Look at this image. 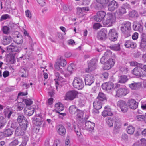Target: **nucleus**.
<instances>
[{
    "instance_id": "56",
    "label": "nucleus",
    "mask_w": 146,
    "mask_h": 146,
    "mask_svg": "<svg viewBox=\"0 0 146 146\" xmlns=\"http://www.w3.org/2000/svg\"><path fill=\"white\" fill-rule=\"evenodd\" d=\"M111 54V52L110 50H108L104 53V56L106 58L108 57H110Z\"/></svg>"
},
{
    "instance_id": "16",
    "label": "nucleus",
    "mask_w": 146,
    "mask_h": 146,
    "mask_svg": "<svg viewBox=\"0 0 146 146\" xmlns=\"http://www.w3.org/2000/svg\"><path fill=\"white\" fill-rule=\"evenodd\" d=\"M96 61L95 59H92L88 64V70L89 72L94 70L96 68Z\"/></svg>"
},
{
    "instance_id": "19",
    "label": "nucleus",
    "mask_w": 146,
    "mask_h": 146,
    "mask_svg": "<svg viewBox=\"0 0 146 146\" xmlns=\"http://www.w3.org/2000/svg\"><path fill=\"white\" fill-rule=\"evenodd\" d=\"M85 84L86 85H90L94 81L93 77L92 76L87 75L85 79Z\"/></svg>"
},
{
    "instance_id": "28",
    "label": "nucleus",
    "mask_w": 146,
    "mask_h": 146,
    "mask_svg": "<svg viewBox=\"0 0 146 146\" xmlns=\"http://www.w3.org/2000/svg\"><path fill=\"white\" fill-rule=\"evenodd\" d=\"M114 120V129L115 130H118L121 127V124L120 122V119L117 117H115Z\"/></svg>"
},
{
    "instance_id": "30",
    "label": "nucleus",
    "mask_w": 146,
    "mask_h": 146,
    "mask_svg": "<svg viewBox=\"0 0 146 146\" xmlns=\"http://www.w3.org/2000/svg\"><path fill=\"white\" fill-rule=\"evenodd\" d=\"M14 41L17 44H21L23 42V39L22 36L20 35H19L15 37L13 39Z\"/></svg>"
},
{
    "instance_id": "27",
    "label": "nucleus",
    "mask_w": 146,
    "mask_h": 146,
    "mask_svg": "<svg viewBox=\"0 0 146 146\" xmlns=\"http://www.w3.org/2000/svg\"><path fill=\"white\" fill-rule=\"evenodd\" d=\"M96 100L100 101L101 102L107 101V98L105 95L104 93L101 92L99 93Z\"/></svg>"
},
{
    "instance_id": "26",
    "label": "nucleus",
    "mask_w": 146,
    "mask_h": 146,
    "mask_svg": "<svg viewBox=\"0 0 146 146\" xmlns=\"http://www.w3.org/2000/svg\"><path fill=\"white\" fill-rule=\"evenodd\" d=\"M125 46L127 48L130 47L131 48H135L136 46L135 44L132 42L131 40H129L126 41L124 44Z\"/></svg>"
},
{
    "instance_id": "32",
    "label": "nucleus",
    "mask_w": 146,
    "mask_h": 146,
    "mask_svg": "<svg viewBox=\"0 0 146 146\" xmlns=\"http://www.w3.org/2000/svg\"><path fill=\"white\" fill-rule=\"evenodd\" d=\"M33 123L37 126H40L43 122L42 119L39 118H34L33 120Z\"/></svg>"
},
{
    "instance_id": "29",
    "label": "nucleus",
    "mask_w": 146,
    "mask_h": 146,
    "mask_svg": "<svg viewBox=\"0 0 146 146\" xmlns=\"http://www.w3.org/2000/svg\"><path fill=\"white\" fill-rule=\"evenodd\" d=\"M25 131L21 127L18 126L15 130V135L17 136H22L25 133Z\"/></svg>"
},
{
    "instance_id": "48",
    "label": "nucleus",
    "mask_w": 146,
    "mask_h": 146,
    "mask_svg": "<svg viewBox=\"0 0 146 146\" xmlns=\"http://www.w3.org/2000/svg\"><path fill=\"white\" fill-rule=\"evenodd\" d=\"M23 101L27 106H30L33 103V101L31 99H25L23 100Z\"/></svg>"
},
{
    "instance_id": "39",
    "label": "nucleus",
    "mask_w": 146,
    "mask_h": 146,
    "mask_svg": "<svg viewBox=\"0 0 146 146\" xmlns=\"http://www.w3.org/2000/svg\"><path fill=\"white\" fill-rule=\"evenodd\" d=\"M25 120H26V119H25V117L23 115L21 114H18L17 121L19 123L24 122Z\"/></svg>"
},
{
    "instance_id": "31",
    "label": "nucleus",
    "mask_w": 146,
    "mask_h": 146,
    "mask_svg": "<svg viewBox=\"0 0 146 146\" xmlns=\"http://www.w3.org/2000/svg\"><path fill=\"white\" fill-rule=\"evenodd\" d=\"M24 111L26 115L29 116L32 115L34 113V110L32 108L29 109L26 107L24 109Z\"/></svg>"
},
{
    "instance_id": "25",
    "label": "nucleus",
    "mask_w": 146,
    "mask_h": 146,
    "mask_svg": "<svg viewBox=\"0 0 146 146\" xmlns=\"http://www.w3.org/2000/svg\"><path fill=\"white\" fill-rule=\"evenodd\" d=\"M93 105L94 109L100 110L102 107V103L101 101L96 99V100L94 102Z\"/></svg>"
},
{
    "instance_id": "38",
    "label": "nucleus",
    "mask_w": 146,
    "mask_h": 146,
    "mask_svg": "<svg viewBox=\"0 0 146 146\" xmlns=\"http://www.w3.org/2000/svg\"><path fill=\"white\" fill-rule=\"evenodd\" d=\"M136 118L138 121H145L146 118V113L144 115H138L136 116Z\"/></svg>"
},
{
    "instance_id": "2",
    "label": "nucleus",
    "mask_w": 146,
    "mask_h": 146,
    "mask_svg": "<svg viewBox=\"0 0 146 146\" xmlns=\"http://www.w3.org/2000/svg\"><path fill=\"white\" fill-rule=\"evenodd\" d=\"M78 92L73 90L68 91L65 94L64 99L66 100L72 101L78 97Z\"/></svg>"
},
{
    "instance_id": "37",
    "label": "nucleus",
    "mask_w": 146,
    "mask_h": 146,
    "mask_svg": "<svg viewBox=\"0 0 146 146\" xmlns=\"http://www.w3.org/2000/svg\"><path fill=\"white\" fill-rule=\"evenodd\" d=\"M128 80L127 77L125 75L119 76L118 82L120 83H125Z\"/></svg>"
},
{
    "instance_id": "61",
    "label": "nucleus",
    "mask_w": 146,
    "mask_h": 146,
    "mask_svg": "<svg viewBox=\"0 0 146 146\" xmlns=\"http://www.w3.org/2000/svg\"><path fill=\"white\" fill-rule=\"evenodd\" d=\"M74 131L76 133L77 135H80V130L78 127H74Z\"/></svg>"
},
{
    "instance_id": "35",
    "label": "nucleus",
    "mask_w": 146,
    "mask_h": 146,
    "mask_svg": "<svg viewBox=\"0 0 146 146\" xmlns=\"http://www.w3.org/2000/svg\"><path fill=\"white\" fill-rule=\"evenodd\" d=\"M141 84L139 83H133L129 84V86L130 88L134 90L137 89L141 87Z\"/></svg>"
},
{
    "instance_id": "10",
    "label": "nucleus",
    "mask_w": 146,
    "mask_h": 146,
    "mask_svg": "<svg viewBox=\"0 0 146 146\" xmlns=\"http://www.w3.org/2000/svg\"><path fill=\"white\" fill-rule=\"evenodd\" d=\"M106 12L104 11H100L97 12L96 15L93 17V19L97 21H101L106 16Z\"/></svg>"
},
{
    "instance_id": "43",
    "label": "nucleus",
    "mask_w": 146,
    "mask_h": 146,
    "mask_svg": "<svg viewBox=\"0 0 146 146\" xmlns=\"http://www.w3.org/2000/svg\"><path fill=\"white\" fill-rule=\"evenodd\" d=\"M58 62L60 65L62 66H65L67 64L66 60L61 56L60 57L59 60H58Z\"/></svg>"
},
{
    "instance_id": "4",
    "label": "nucleus",
    "mask_w": 146,
    "mask_h": 146,
    "mask_svg": "<svg viewBox=\"0 0 146 146\" xmlns=\"http://www.w3.org/2000/svg\"><path fill=\"white\" fill-rule=\"evenodd\" d=\"M143 64L140 63L139 64V66L135 68L132 71V73L136 76L143 77L146 76L145 73L142 71V66Z\"/></svg>"
},
{
    "instance_id": "7",
    "label": "nucleus",
    "mask_w": 146,
    "mask_h": 146,
    "mask_svg": "<svg viewBox=\"0 0 146 146\" xmlns=\"http://www.w3.org/2000/svg\"><path fill=\"white\" fill-rule=\"evenodd\" d=\"M117 106L119 107L121 111L123 113L127 112L128 110V106L126 102L122 100H120L117 103Z\"/></svg>"
},
{
    "instance_id": "34",
    "label": "nucleus",
    "mask_w": 146,
    "mask_h": 146,
    "mask_svg": "<svg viewBox=\"0 0 146 146\" xmlns=\"http://www.w3.org/2000/svg\"><path fill=\"white\" fill-rule=\"evenodd\" d=\"M55 107L56 109V112H59V111H61L64 110V106L61 103H57L55 104Z\"/></svg>"
},
{
    "instance_id": "55",
    "label": "nucleus",
    "mask_w": 146,
    "mask_h": 146,
    "mask_svg": "<svg viewBox=\"0 0 146 146\" xmlns=\"http://www.w3.org/2000/svg\"><path fill=\"white\" fill-rule=\"evenodd\" d=\"M18 143L19 142L18 140L17 139H15L9 144V145L10 146H15L17 145Z\"/></svg>"
},
{
    "instance_id": "3",
    "label": "nucleus",
    "mask_w": 146,
    "mask_h": 146,
    "mask_svg": "<svg viewBox=\"0 0 146 146\" xmlns=\"http://www.w3.org/2000/svg\"><path fill=\"white\" fill-rule=\"evenodd\" d=\"M73 85L74 88L79 90L83 88L84 86V82L82 79L78 77L75 78L73 82Z\"/></svg>"
},
{
    "instance_id": "24",
    "label": "nucleus",
    "mask_w": 146,
    "mask_h": 146,
    "mask_svg": "<svg viewBox=\"0 0 146 146\" xmlns=\"http://www.w3.org/2000/svg\"><path fill=\"white\" fill-rule=\"evenodd\" d=\"M76 119L77 121H79L80 123H82L83 121V111L78 110L76 113Z\"/></svg>"
},
{
    "instance_id": "21",
    "label": "nucleus",
    "mask_w": 146,
    "mask_h": 146,
    "mask_svg": "<svg viewBox=\"0 0 146 146\" xmlns=\"http://www.w3.org/2000/svg\"><path fill=\"white\" fill-rule=\"evenodd\" d=\"M140 47L144 48L146 47V34L142 33L141 34V39L140 43Z\"/></svg>"
},
{
    "instance_id": "63",
    "label": "nucleus",
    "mask_w": 146,
    "mask_h": 146,
    "mask_svg": "<svg viewBox=\"0 0 146 146\" xmlns=\"http://www.w3.org/2000/svg\"><path fill=\"white\" fill-rule=\"evenodd\" d=\"M60 65L58 61L56 62L54 65L55 68L57 70H58L60 68Z\"/></svg>"
},
{
    "instance_id": "64",
    "label": "nucleus",
    "mask_w": 146,
    "mask_h": 146,
    "mask_svg": "<svg viewBox=\"0 0 146 146\" xmlns=\"http://www.w3.org/2000/svg\"><path fill=\"white\" fill-rule=\"evenodd\" d=\"M121 138L124 140H126L128 139V137L127 134L124 133L122 134Z\"/></svg>"
},
{
    "instance_id": "20",
    "label": "nucleus",
    "mask_w": 146,
    "mask_h": 146,
    "mask_svg": "<svg viewBox=\"0 0 146 146\" xmlns=\"http://www.w3.org/2000/svg\"><path fill=\"white\" fill-rule=\"evenodd\" d=\"M113 84L111 82H106L102 84V88L103 90H109L113 88Z\"/></svg>"
},
{
    "instance_id": "57",
    "label": "nucleus",
    "mask_w": 146,
    "mask_h": 146,
    "mask_svg": "<svg viewBox=\"0 0 146 146\" xmlns=\"http://www.w3.org/2000/svg\"><path fill=\"white\" fill-rule=\"evenodd\" d=\"M19 125V123L18 122L15 121H13L11 124V127L15 129Z\"/></svg>"
},
{
    "instance_id": "42",
    "label": "nucleus",
    "mask_w": 146,
    "mask_h": 146,
    "mask_svg": "<svg viewBox=\"0 0 146 146\" xmlns=\"http://www.w3.org/2000/svg\"><path fill=\"white\" fill-rule=\"evenodd\" d=\"M6 123V121L3 116L0 114V129L3 127Z\"/></svg>"
},
{
    "instance_id": "60",
    "label": "nucleus",
    "mask_w": 146,
    "mask_h": 146,
    "mask_svg": "<svg viewBox=\"0 0 146 146\" xmlns=\"http://www.w3.org/2000/svg\"><path fill=\"white\" fill-rule=\"evenodd\" d=\"M26 15L27 17L31 18L32 17L31 14L29 10H27L25 11Z\"/></svg>"
},
{
    "instance_id": "45",
    "label": "nucleus",
    "mask_w": 146,
    "mask_h": 146,
    "mask_svg": "<svg viewBox=\"0 0 146 146\" xmlns=\"http://www.w3.org/2000/svg\"><path fill=\"white\" fill-rule=\"evenodd\" d=\"M75 69V66L74 64H71L68 66L67 68L68 71L70 73H71L73 71H74Z\"/></svg>"
},
{
    "instance_id": "8",
    "label": "nucleus",
    "mask_w": 146,
    "mask_h": 146,
    "mask_svg": "<svg viewBox=\"0 0 146 146\" xmlns=\"http://www.w3.org/2000/svg\"><path fill=\"white\" fill-rule=\"evenodd\" d=\"M133 27L134 30L138 31L142 34L143 33V25L141 21H134Z\"/></svg>"
},
{
    "instance_id": "17",
    "label": "nucleus",
    "mask_w": 146,
    "mask_h": 146,
    "mask_svg": "<svg viewBox=\"0 0 146 146\" xmlns=\"http://www.w3.org/2000/svg\"><path fill=\"white\" fill-rule=\"evenodd\" d=\"M128 106L129 108L133 109L135 110L138 107V103L133 99H129L128 102Z\"/></svg>"
},
{
    "instance_id": "15",
    "label": "nucleus",
    "mask_w": 146,
    "mask_h": 146,
    "mask_svg": "<svg viewBox=\"0 0 146 146\" xmlns=\"http://www.w3.org/2000/svg\"><path fill=\"white\" fill-rule=\"evenodd\" d=\"M113 113L111 112V108L109 106H105L104 110L102 113V115L104 117L108 116H111L113 115Z\"/></svg>"
},
{
    "instance_id": "62",
    "label": "nucleus",
    "mask_w": 146,
    "mask_h": 146,
    "mask_svg": "<svg viewBox=\"0 0 146 146\" xmlns=\"http://www.w3.org/2000/svg\"><path fill=\"white\" fill-rule=\"evenodd\" d=\"M138 34L137 32L135 33L132 36V38L133 40H136L138 38Z\"/></svg>"
},
{
    "instance_id": "40",
    "label": "nucleus",
    "mask_w": 146,
    "mask_h": 146,
    "mask_svg": "<svg viewBox=\"0 0 146 146\" xmlns=\"http://www.w3.org/2000/svg\"><path fill=\"white\" fill-rule=\"evenodd\" d=\"M110 48L114 51H119L120 50V45L119 44H115L110 46Z\"/></svg>"
},
{
    "instance_id": "22",
    "label": "nucleus",
    "mask_w": 146,
    "mask_h": 146,
    "mask_svg": "<svg viewBox=\"0 0 146 146\" xmlns=\"http://www.w3.org/2000/svg\"><path fill=\"white\" fill-rule=\"evenodd\" d=\"M95 124L90 121H86L85 122V129L90 131L94 129Z\"/></svg>"
},
{
    "instance_id": "5",
    "label": "nucleus",
    "mask_w": 146,
    "mask_h": 146,
    "mask_svg": "<svg viewBox=\"0 0 146 146\" xmlns=\"http://www.w3.org/2000/svg\"><path fill=\"white\" fill-rule=\"evenodd\" d=\"M115 21V17L111 14H108L106 15V20L104 22L103 24L108 26H111Z\"/></svg>"
},
{
    "instance_id": "33",
    "label": "nucleus",
    "mask_w": 146,
    "mask_h": 146,
    "mask_svg": "<svg viewBox=\"0 0 146 146\" xmlns=\"http://www.w3.org/2000/svg\"><path fill=\"white\" fill-rule=\"evenodd\" d=\"M13 131L10 128L5 129L3 130V133L5 137H8L11 135L13 133Z\"/></svg>"
},
{
    "instance_id": "12",
    "label": "nucleus",
    "mask_w": 146,
    "mask_h": 146,
    "mask_svg": "<svg viewBox=\"0 0 146 146\" xmlns=\"http://www.w3.org/2000/svg\"><path fill=\"white\" fill-rule=\"evenodd\" d=\"M107 33L106 30L105 29H102L98 32L97 37L100 40H104L106 38Z\"/></svg>"
},
{
    "instance_id": "18",
    "label": "nucleus",
    "mask_w": 146,
    "mask_h": 146,
    "mask_svg": "<svg viewBox=\"0 0 146 146\" xmlns=\"http://www.w3.org/2000/svg\"><path fill=\"white\" fill-rule=\"evenodd\" d=\"M57 131L60 135L63 136L66 133V129L65 127L61 125H59L57 126Z\"/></svg>"
},
{
    "instance_id": "6",
    "label": "nucleus",
    "mask_w": 146,
    "mask_h": 146,
    "mask_svg": "<svg viewBox=\"0 0 146 146\" xmlns=\"http://www.w3.org/2000/svg\"><path fill=\"white\" fill-rule=\"evenodd\" d=\"M129 92V90L126 88H119L116 91V96L119 97H122L125 96Z\"/></svg>"
},
{
    "instance_id": "44",
    "label": "nucleus",
    "mask_w": 146,
    "mask_h": 146,
    "mask_svg": "<svg viewBox=\"0 0 146 146\" xmlns=\"http://www.w3.org/2000/svg\"><path fill=\"white\" fill-rule=\"evenodd\" d=\"M127 130L128 134H132L135 131V128L132 126H129L127 127Z\"/></svg>"
},
{
    "instance_id": "47",
    "label": "nucleus",
    "mask_w": 146,
    "mask_h": 146,
    "mask_svg": "<svg viewBox=\"0 0 146 146\" xmlns=\"http://www.w3.org/2000/svg\"><path fill=\"white\" fill-rule=\"evenodd\" d=\"M113 118L109 117L107 120L106 121V124L110 127L113 126Z\"/></svg>"
},
{
    "instance_id": "59",
    "label": "nucleus",
    "mask_w": 146,
    "mask_h": 146,
    "mask_svg": "<svg viewBox=\"0 0 146 146\" xmlns=\"http://www.w3.org/2000/svg\"><path fill=\"white\" fill-rule=\"evenodd\" d=\"M20 71L21 72L23 73V74L21 75V77H26V75H25L26 72V71L23 68H21L20 70Z\"/></svg>"
},
{
    "instance_id": "13",
    "label": "nucleus",
    "mask_w": 146,
    "mask_h": 146,
    "mask_svg": "<svg viewBox=\"0 0 146 146\" xmlns=\"http://www.w3.org/2000/svg\"><path fill=\"white\" fill-rule=\"evenodd\" d=\"M21 46L14 45L13 44L9 45L7 47V50L10 52H19L21 50Z\"/></svg>"
},
{
    "instance_id": "49",
    "label": "nucleus",
    "mask_w": 146,
    "mask_h": 146,
    "mask_svg": "<svg viewBox=\"0 0 146 146\" xmlns=\"http://www.w3.org/2000/svg\"><path fill=\"white\" fill-rule=\"evenodd\" d=\"M2 30L3 33L6 34H8L9 32L10 29L7 26L3 27Z\"/></svg>"
},
{
    "instance_id": "11",
    "label": "nucleus",
    "mask_w": 146,
    "mask_h": 146,
    "mask_svg": "<svg viewBox=\"0 0 146 146\" xmlns=\"http://www.w3.org/2000/svg\"><path fill=\"white\" fill-rule=\"evenodd\" d=\"M119 7L117 2L114 0L110 2L108 5V10L110 11H113L117 9Z\"/></svg>"
},
{
    "instance_id": "54",
    "label": "nucleus",
    "mask_w": 146,
    "mask_h": 146,
    "mask_svg": "<svg viewBox=\"0 0 146 146\" xmlns=\"http://www.w3.org/2000/svg\"><path fill=\"white\" fill-rule=\"evenodd\" d=\"M7 60L9 61V63L11 64H13L15 62V61L14 60V57L13 56H11L9 58V57H8L7 59Z\"/></svg>"
},
{
    "instance_id": "36",
    "label": "nucleus",
    "mask_w": 146,
    "mask_h": 146,
    "mask_svg": "<svg viewBox=\"0 0 146 146\" xmlns=\"http://www.w3.org/2000/svg\"><path fill=\"white\" fill-rule=\"evenodd\" d=\"M79 110L76 108L75 106L72 105L69 108V111L70 113L72 114H75L77 113Z\"/></svg>"
},
{
    "instance_id": "53",
    "label": "nucleus",
    "mask_w": 146,
    "mask_h": 146,
    "mask_svg": "<svg viewBox=\"0 0 146 146\" xmlns=\"http://www.w3.org/2000/svg\"><path fill=\"white\" fill-rule=\"evenodd\" d=\"M23 33L25 36L27 37L28 39L29 40V42H31L32 41V38L29 36V33L27 32L26 30H24Z\"/></svg>"
},
{
    "instance_id": "1",
    "label": "nucleus",
    "mask_w": 146,
    "mask_h": 146,
    "mask_svg": "<svg viewBox=\"0 0 146 146\" xmlns=\"http://www.w3.org/2000/svg\"><path fill=\"white\" fill-rule=\"evenodd\" d=\"M123 26L121 27V29L122 32L126 37L130 36V31L131 29V24L130 22L127 21L123 25Z\"/></svg>"
},
{
    "instance_id": "41",
    "label": "nucleus",
    "mask_w": 146,
    "mask_h": 146,
    "mask_svg": "<svg viewBox=\"0 0 146 146\" xmlns=\"http://www.w3.org/2000/svg\"><path fill=\"white\" fill-rule=\"evenodd\" d=\"M29 136V135L28 134H27L24 135L23 137V141L21 143L23 144V145L26 146L27 143L28 141Z\"/></svg>"
},
{
    "instance_id": "46",
    "label": "nucleus",
    "mask_w": 146,
    "mask_h": 146,
    "mask_svg": "<svg viewBox=\"0 0 146 146\" xmlns=\"http://www.w3.org/2000/svg\"><path fill=\"white\" fill-rule=\"evenodd\" d=\"M23 122V123H22V124L20 125V126H19V127H21V128L25 131L27 127V121L26 119V120Z\"/></svg>"
},
{
    "instance_id": "58",
    "label": "nucleus",
    "mask_w": 146,
    "mask_h": 146,
    "mask_svg": "<svg viewBox=\"0 0 146 146\" xmlns=\"http://www.w3.org/2000/svg\"><path fill=\"white\" fill-rule=\"evenodd\" d=\"M102 26L101 24L100 23H95L93 25V28L94 29H97L100 28Z\"/></svg>"
},
{
    "instance_id": "52",
    "label": "nucleus",
    "mask_w": 146,
    "mask_h": 146,
    "mask_svg": "<svg viewBox=\"0 0 146 146\" xmlns=\"http://www.w3.org/2000/svg\"><path fill=\"white\" fill-rule=\"evenodd\" d=\"M130 15L131 17H137L138 16L137 12L134 10L131 11Z\"/></svg>"
},
{
    "instance_id": "50",
    "label": "nucleus",
    "mask_w": 146,
    "mask_h": 146,
    "mask_svg": "<svg viewBox=\"0 0 146 146\" xmlns=\"http://www.w3.org/2000/svg\"><path fill=\"white\" fill-rule=\"evenodd\" d=\"M77 13L80 17L83 16L85 14V12L82 11V8H80L77 9Z\"/></svg>"
},
{
    "instance_id": "9",
    "label": "nucleus",
    "mask_w": 146,
    "mask_h": 146,
    "mask_svg": "<svg viewBox=\"0 0 146 146\" xmlns=\"http://www.w3.org/2000/svg\"><path fill=\"white\" fill-rule=\"evenodd\" d=\"M118 34L115 29H110L108 33V37L111 41H114L117 40Z\"/></svg>"
},
{
    "instance_id": "51",
    "label": "nucleus",
    "mask_w": 146,
    "mask_h": 146,
    "mask_svg": "<svg viewBox=\"0 0 146 146\" xmlns=\"http://www.w3.org/2000/svg\"><path fill=\"white\" fill-rule=\"evenodd\" d=\"M126 9H125L122 6L119 9V13L120 15H122L126 13Z\"/></svg>"
},
{
    "instance_id": "23",
    "label": "nucleus",
    "mask_w": 146,
    "mask_h": 146,
    "mask_svg": "<svg viewBox=\"0 0 146 146\" xmlns=\"http://www.w3.org/2000/svg\"><path fill=\"white\" fill-rule=\"evenodd\" d=\"M12 41V38L10 36H3V39L2 41V43L3 45H7L10 43Z\"/></svg>"
},
{
    "instance_id": "14",
    "label": "nucleus",
    "mask_w": 146,
    "mask_h": 146,
    "mask_svg": "<svg viewBox=\"0 0 146 146\" xmlns=\"http://www.w3.org/2000/svg\"><path fill=\"white\" fill-rule=\"evenodd\" d=\"M115 63V61L114 60L112 59H110L107 62L105 63L103 69L105 70H109L113 66Z\"/></svg>"
}]
</instances>
